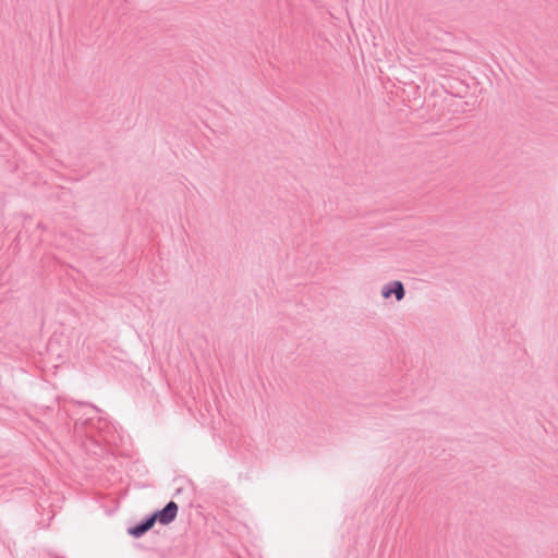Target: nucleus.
<instances>
[{
    "label": "nucleus",
    "mask_w": 558,
    "mask_h": 558,
    "mask_svg": "<svg viewBox=\"0 0 558 558\" xmlns=\"http://www.w3.org/2000/svg\"><path fill=\"white\" fill-rule=\"evenodd\" d=\"M177 513L178 505L174 501H170L161 511L155 513L151 519L161 524H169L175 519Z\"/></svg>",
    "instance_id": "f257e3e1"
},
{
    "label": "nucleus",
    "mask_w": 558,
    "mask_h": 558,
    "mask_svg": "<svg viewBox=\"0 0 558 558\" xmlns=\"http://www.w3.org/2000/svg\"><path fill=\"white\" fill-rule=\"evenodd\" d=\"M404 287L401 281H395L392 284L384 286L381 290V295L385 299H389L393 294L398 301L404 298Z\"/></svg>",
    "instance_id": "f03ea898"
},
{
    "label": "nucleus",
    "mask_w": 558,
    "mask_h": 558,
    "mask_svg": "<svg viewBox=\"0 0 558 558\" xmlns=\"http://www.w3.org/2000/svg\"><path fill=\"white\" fill-rule=\"evenodd\" d=\"M155 523V519H151L149 518L146 522L137 525V526H134L130 530V534L135 536V537H140L141 535H143L145 532H147Z\"/></svg>",
    "instance_id": "7ed1b4c3"
}]
</instances>
